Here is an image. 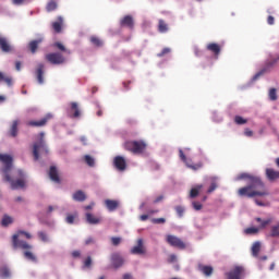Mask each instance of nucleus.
I'll return each mask as SVG.
<instances>
[{
    "label": "nucleus",
    "mask_w": 279,
    "mask_h": 279,
    "mask_svg": "<svg viewBox=\"0 0 279 279\" xmlns=\"http://www.w3.org/2000/svg\"><path fill=\"white\" fill-rule=\"evenodd\" d=\"M236 180H248V184L244 187L238 190V195L240 197H266L269 195L267 192V187H265V183L259 177L242 172L236 177Z\"/></svg>",
    "instance_id": "nucleus-1"
},
{
    "label": "nucleus",
    "mask_w": 279,
    "mask_h": 279,
    "mask_svg": "<svg viewBox=\"0 0 279 279\" xmlns=\"http://www.w3.org/2000/svg\"><path fill=\"white\" fill-rule=\"evenodd\" d=\"M24 235L25 239H32V233L20 230L12 236V247L13 250H24V257L27 260H31L32 263H37L38 258L34 253H32V250L34 246H32L29 243L26 241L20 240L19 236Z\"/></svg>",
    "instance_id": "nucleus-2"
},
{
    "label": "nucleus",
    "mask_w": 279,
    "mask_h": 279,
    "mask_svg": "<svg viewBox=\"0 0 279 279\" xmlns=\"http://www.w3.org/2000/svg\"><path fill=\"white\" fill-rule=\"evenodd\" d=\"M123 147L131 154H143L147 149V144L143 141H128L123 144Z\"/></svg>",
    "instance_id": "nucleus-3"
},
{
    "label": "nucleus",
    "mask_w": 279,
    "mask_h": 279,
    "mask_svg": "<svg viewBox=\"0 0 279 279\" xmlns=\"http://www.w3.org/2000/svg\"><path fill=\"white\" fill-rule=\"evenodd\" d=\"M40 138L37 143L33 146V156L34 160H38L40 158V154H49V148L47 147V144L45 143V133L39 134Z\"/></svg>",
    "instance_id": "nucleus-4"
},
{
    "label": "nucleus",
    "mask_w": 279,
    "mask_h": 279,
    "mask_svg": "<svg viewBox=\"0 0 279 279\" xmlns=\"http://www.w3.org/2000/svg\"><path fill=\"white\" fill-rule=\"evenodd\" d=\"M17 175L21 178V179H17V180H12V177H10V173L9 174H4V182H9L11 184V189L12 191H16L19 189H25V179H23V171H17Z\"/></svg>",
    "instance_id": "nucleus-5"
},
{
    "label": "nucleus",
    "mask_w": 279,
    "mask_h": 279,
    "mask_svg": "<svg viewBox=\"0 0 279 279\" xmlns=\"http://www.w3.org/2000/svg\"><path fill=\"white\" fill-rule=\"evenodd\" d=\"M45 58L50 64H64L66 62V59L60 52H50Z\"/></svg>",
    "instance_id": "nucleus-6"
},
{
    "label": "nucleus",
    "mask_w": 279,
    "mask_h": 279,
    "mask_svg": "<svg viewBox=\"0 0 279 279\" xmlns=\"http://www.w3.org/2000/svg\"><path fill=\"white\" fill-rule=\"evenodd\" d=\"M0 162L4 163V167L2 168V173L4 175H8L12 170V162H13L12 156L7 154H0Z\"/></svg>",
    "instance_id": "nucleus-7"
},
{
    "label": "nucleus",
    "mask_w": 279,
    "mask_h": 279,
    "mask_svg": "<svg viewBox=\"0 0 279 279\" xmlns=\"http://www.w3.org/2000/svg\"><path fill=\"white\" fill-rule=\"evenodd\" d=\"M51 119H53V116L48 113L44 118H41L40 120H31V121H28L27 125L29 128H45V125H47V123H49V121H51Z\"/></svg>",
    "instance_id": "nucleus-8"
},
{
    "label": "nucleus",
    "mask_w": 279,
    "mask_h": 279,
    "mask_svg": "<svg viewBox=\"0 0 279 279\" xmlns=\"http://www.w3.org/2000/svg\"><path fill=\"white\" fill-rule=\"evenodd\" d=\"M166 241L169 245H171V247H177L178 250H186V244L175 235H167Z\"/></svg>",
    "instance_id": "nucleus-9"
},
{
    "label": "nucleus",
    "mask_w": 279,
    "mask_h": 279,
    "mask_svg": "<svg viewBox=\"0 0 279 279\" xmlns=\"http://www.w3.org/2000/svg\"><path fill=\"white\" fill-rule=\"evenodd\" d=\"M179 156L181 160L189 167V169H192L193 171H197L198 169H202L204 165L202 162L193 163L191 159L186 158V155H184V151L182 149L179 150Z\"/></svg>",
    "instance_id": "nucleus-10"
},
{
    "label": "nucleus",
    "mask_w": 279,
    "mask_h": 279,
    "mask_svg": "<svg viewBox=\"0 0 279 279\" xmlns=\"http://www.w3.org/2000/svg\"><path fill=\"white\" fill-rule=\"evenodd\" d=\"M35 75L38 84H45V64L38 63L35 70Z\"/></svg>",
    "instance_id": "nucleus-11"
},
{
    "label": "nucleus",
    "mask_w": 279,
    "mask_h": 279,
    "mask_svg": "<svg viewBox=\"0 0 279 279\" xmlns=\"http://www.w3.org/2000/svg\"><path fill=\"white\" fill-rule=\"evenodd\" d=\"M68 114L69 117H71V119H80V117L82 116V113L80 112V105H77V102H71Z\"/></svg>",
    "instance_id": "nucleus-12"
},
{
    "label": "nucleus",
    "mask_w": 279,
    "mask_h": 279,
    "mask_svg": "<svg viewBox=\"0 0 279 279\" xmlns=\"http://www.w3.org/2000/svg\"><path fill=\"white\" fill-rule=\"evenodd\" d=\"M0 49L3 51V53H12L14 49L12 48V45H10V41H8V38L0 35Z\"/></svg>",
    "instance_id": "nucleus-13"
},
{
    "label": "nucleus",
    "mask_w": 279,
    "mask_h": 279,
    "mask_svg": "<svg viewBox=\"0 0 279 279\" xmlns=\"http://www.w3.org/2000/svg\"><path fill=\"white\" fill-rule=\"evenodd\" d=\"M113 165L118 171H125L128 167V162L125 161V158L121 156H116L113 159Z\"/></svg>",
    "instance_id": "nucleus-14"
},
{
    "label": "nucleus",
    "mask_w": 279,
    "mask_h": 279,
    "mask_svg": "<svg viewBox=\"0 0 279 279\" xmlns=\"http://www.w3.org/2000/svg\"><path fill=\"white\" fill-rule=\"evenodd\" d=\"M123 257L119 253H113L111 255V265H113L114 269H119V267H123Z\"/></svg>",
    "instance_id": "nucleus-15"
},
{
    "label": "nucleus",
    "mask_w": 279,
    "mask_h": 279,
    "mask_svg": "<svg viewBox=\"0 0 279 279\" xmlns=\"http://www.w3.org/2000/svg\"><path fill=\"white\" fill-rule=\"evenodd\" d=\"M48 175L52 182H56V184H60V174L58 172V168L56 166H51L48 172Z\"/></svg>",
    "instance_id": "nucleus-16"
},
{
    "label": "nucleus",
    "mask_w": 279,
    "mask_h": 279,
    "mask_svg": "<svg viewBox=\"0 0 279 279\" xmlns=\"http://www.w3.org/2000/svg\"><path fill=\"white\" fill-rule=\"evenodd\" d=\"M121 27H129V29H134V17L132 15H126L120 21Z\"/></svg>",
    "instance_id": "nucleus-17"
},
{
    "label": "nucleus",
    "mask_w": 279,
    "mask_h": 279,
    "mask_svg": "<svg viewBox=\"0 0 279 279\" xmlns=\"http://www.w3.org/2000/svg\"><path fill=\"white\" fill-rule=\"evenodd\" d=\"M207 51H211L216 58L221 53V46L216 43H210L206 46Z\"/></svg>",
    "instance_id": "nucleus-18"
},
{
    "label": "nucleus",
    "mask_w": 279,
    "mask_h": 279,
    "mask_svg": "<svg viewBox=\"0 0 279 279\" xmlns=\"http://www.w3.org/2000/svg\"><path fill=\"white\" fill-rule=\"evenodd\" d=\"M105 206L109 210V213H114V210H117V208H119V201L106 199Z\"/></svg>",
    "instance_id": "nucleus-19"
},
{
    "label": "nucleus",
    "mask_w": 279,
    "mask_h": 279,
    "mask_svg": "<svg viewBox=\"0 0 279 279\" xmlns=\"http://www.w3.org/2000/svg\"><path fill=\"white\" fill-rule=\"evenodd\" d=\"M266 178L270 182H274L275 180H279V171L268 168L266 169Z\"/></svg>",
    "instance_id": "nucleus-20"
},
{
    "label": "nucleus",
    "mask_w": 279,
    "mask_h": 279,
    "mask_svg": "<svg viewBox=\"0 0 279 279\" xmlns=\"http://www.w3.org/2000/svg\"><path fill=\"white\" fill-rule=\"evenodd\" d=\"M255 221H256V223H259L257 226V228L259 230H265V228H267V226H269V223H271L272 220H271V218L263 219L260 217H257V218H255Z\"/></svg>",
    "instance_id": "nucleus-21"
},
{
    "label": "nucleus",
    "mask_w": 279,
    "mask_h": 279,
    "mask_svg": "<svg viewBox=\"0 0 279 279\" xmlns=\"http://www.w3.org/2000/svg\"><path fill=\"white\" fill-rule=\"evenodd\" d=\"M131 254H145V246H143V239L137 240V245L131 250Z\"/></svg>",
    "instance_id": "nucleus-22"
},
{
    "label": "nucleus",
    "mask_w": 279,
    "mask_h": 279,
    "mask_svg": "<svg viewBox=\"0 0 279 279\" xmlns=\"http://www.w3.org/2000/svg\"><path fill=\"white\" fill-rule=\"evenodd\" d=\"M86 221H87V223H90V226H97L101 221V217H97L90 213H87Z\"/></svg>",
    "instance_id": "nucleus-23"
},
{
    "label": "nucleus",
    "mask_w": 279,
    "mask_h": 279,
    "mask_svg": "<svg viewBox=\"0 0 279 279\" xmlns=\"http://www.w3.org/2000/svg\"><path fill=\"white\" fill-rule=\"evenodd\" d=\"M40 43H43V38H38L28 43V49L31 53H36V51H38V45H40Z\"/></svg>",
    "instance_id": "nucleus-24"
},
{
    "label": "nucleus",
    "mask_w": 279,
    "mask_h": 279,
    "mask_svg": "<svg viewBox=\"0 0 279 279\" xmlns=\"http://www.w3.org/2000/svg\"><path fill=\"white\" fill-rule=\"evenodd\" d=\"M63 23H64V20L62 19V16H59L58 21L52 23V29L56 32V34H60V32H62Z\"/></svg>",
    "instance_id": "nucleus-25"
},
{
    "label": "nucleus",
    "mask_w": 279,
    "mask_h": 279,
    "mask_svg": "<svg viewBox=\"0 0 279 279\" xmlns=\"http://www.w3.org/2000/svg\"><path fill=\"white\" fill-rule=\"evenodd\" d=\"M10 136L16 138L19 136V120H14L9 131Z\"/></svg>",
    "instance_id": "nucleus-26"
},
{
    "label": "nucleus",
    "mask_w": 279,
    "mask_h": 279,
    "mask_svg": "<svg viewBox=\"0 0 279 279\" xmlns=\"http://www.w3.org/2000/svg\"><path fill=\"white\" fill-rule=\"evenodd\" d=\"M72 198L74 202H86V194L82 190H78L73 194Z\"/></svg>",
    "instance_id": "nucleus-27"
},
{
    "label": "nucleus",
    "mask_w": 279,
    "mask_h": 279,
    "mask_svg": "<svg viewBox=\"0 0 279 279\" xmlns=\"http://www.w3.org/2000/svg\"><path fill=\"white\" fill-rule=\"evenodd\" d=\"M202 189H204L203 184H197L194 187H192L190 191L191 199H195V197H197V195H199V191H202Z\"/></svg>",
    "instance_id": "nucleus-28"
},
{
    "label": "nucleus",
    "mask_w": 279,
    "mask_h": 279,
    "mask_svg": "<svg viewBox=\"0 0 279 279\" xmlns=\"http://www.w3.org/2000/svg\"><path fill=\"white\" fill-rule=\"evenodd\" d=\"M198 269L202 271V274H204V276H213L211 266L198 265Z\"/></svg>",
    "instance_id": "nucleus-29"
},
{
    "label": "nucleus",
    "mask_w": 279,
    "mask_h": 279,
    "mask_svg": "<svg viewBox=\"0 0 279 279\" xmlns=\"http://www.w3.org/2000/svg\"><path fill=\"white\" fill-rule=\"evenodd\" d=\"M158 32H160V34H167V32H169V25L165 23V20H159Z\"/></svg>",
    "instance_id": "nucleus-30"
},
{
    "label": "nucleus",
    "mask_w": 279,
    "mask_h": 279,
    "mask_svg": "<svg viewBox=\"0 0 279 279\" xmlns=\"http://www.w3.org/2000/svg\"><path fill=\"white\" fill-rule=\"evenodd\" d=\"M11 223H14V219H12V217L8 215H4L1 220V226H3V228H8V226H10Z\"/></svg>",
    "instance_id": "nucleus-31"
},
{
    "label": "nucleus",
    "mask_w": 279,
    "mask_h": 279,
    "mask_svg": "<svg viewBox=\"0 0 279 279\" xmlns=\"http://www.w3.org/2000/svg\"><path fill=\"white\" fill-rule=\"evenodd\" d=\"M89 40L94 47H104V41L97 36H92Z\"/></svg>",
    "instance_id": "nucleus-32"
},
{
    "label": "nucleus",
    "mask_w": 279,
    "mask_h": 279,
    "mask_svg": "<svg viewBox=\"0 0 279 279\" xmlns=\"http://www.w3.org/2000/svg\"><path fill=\"white\" fill-rule=\"evenodd\" d=\"M46 10L47 12H53V10H58V2L51 0L50 2L47 3Z\"/></svg>",
    "instance_id": "nucleus-33"
},
{
    "label": "nucleus",
    "mask_w": 279,
    "mask_h": 279,
    "mask_svg": "<svg viewBox=\"0 0 279 279\" xmlns=\"http://www.w3.org/2000/svg\"><path fill=\"white\" fill-rule=\"evenodd\" d=\"M259 232H260V229H258V227H251L244 230V234H248V235L258 234Z\"/></svg>",
    "instance_id": "nucleus-34"
},
{
    "label": "nucleus",
    "mask_w": 279,
    "mask_h": 279,
    "mask_svg": "<svg viewBox=\"0 0 279 279\" xmlns=\"http://www.w3.org/2000/svg\"><path fill=\"white\" fill-rule=\"evenodd\" d=\"M0 82H4L7 86H12V77L5 76L2 72H0Z\"/></svg>",
    "instance_id": "nucleus-35"
},
{
    "label": "nucleus",
    "mask_w": 279,
    "mask_h": 279,
    "mask_svg": "<svg viewBox=\"0 0 279 279\" xmlns=\"http://www.w3.org/2000/svg\"><path fill=\"white\" fill-rule=\"evenodd\" d=\"M268 97H269L270 101H277L278 100V92L276 90V88H270L269 89Z\"/></svg>",
    "instance_id": "nucleus-36"
},
{
    "label": "nucleus",
    "mask_w": 279,
    "mask_h": 279,
    "mask_svg": "<svg viewBox=\"0 0 279 279\" xmlns=\"http://www.w3.org/2000/svg\"><path fill=\"white\" fill-rule=\"evenodd\" d=\"M259 252H260V242H255L252 246L253 256H258Z\"/></svg>",
    "instance_id": "nucleus-37"
},
{
    "label": "nucleus",
    "mask_w": 279,
    "mask_h": 279,
    "mask_svg": "<svg viewBox=\"0 0 279 279\" xmlns=\"http://www.w3.org/2000/svg\"><path fill=\"white\" fill-rule=\"evenodd\" d=\"M0 276L2 278H10V268L5 267V266L1 267L0 268Z\"/></svg>",
    "instance_id": "nucleus-38"
},
{
    "label": "nucleus",
    "mask_w": 279,
    "mask_h": 279,
    "mask_svg": "<svg viewBox=\"0 0 279 279\" xmlns=\"http://www.w3.org/2000/svg\"><path fill=\"white\" fill-rule=\"evenodd\" d=\"M84 160L88 167H95V159L90 155H85Z\"/></svg>",
    "instance_id": "nucleus-39"
},
{
    "label": "nucleus",
    "mask_w": 279,
    "mask_h": 279,
    "mask_svg": "<svg viewBox=\"0 0 279 279\" xmlns=\"http://www.w3.org/2000/svg\"><path fill=\"white\" fill-rule=\"evenodd\" d=\"M37 234L40 241H43L44 243H49V236L47 235V233H45V231H39Z\"/></svg>",
    "instance_id": "nucleus-40"
},
{
    "label": "nucleus",
    "mask_w": 279,
    "mask_h": 279,
    "mask_svg": "<svg viewBox=\"0 0 279 279\" xmlns=\"http://www.w3.org/2000/svg\"><path fill=\"white\" fill-rule=\"evenodd\" d=\"M93 265V257L87 256L84 260H83V267H85L86 269H89V267H92Z\"/></svg>",
    "instance_id": "nucleus-41"
},
{
    "label": "nucleus",
    "mask_w": 279,
    "mask_h": 279,
    "mask_svg": "<svg viewBox=\"0 0 279 279\" xmlns=\"http://www.w3.org/2000/svg\"><path fill=\"white\" fill-rule=\"evenodd\" d=\"M234 122L236 123V125H245V123H247V120H245L241 116H235Z\"/></svg>",
    "instance_id": "nucleus-42"
},
{
    "label": "nucleus",
    "mask_w": 279,
    "mask_h": 279,
    "mask_svg": "<svg viewBox=\"0 0 279 279\" xmlns=\"http://www.w3.org/2000/svg\"><path fill=\"white\" fill-rule=\"evenodd\" d=\"M76 217H77V215H71V214H69V215L66 216V218H65L66 223H74Z\"/></svg>",
    "instance_id": "nucleus-43"
},
{
    "label": "nucleus",
    "mask_w": 279,
    "mask_h": 279,
    "mask_svg": "<svg viewBox=\"0 0 279 279\" xmlns=\"http://www.w3.org/2000/svg\"><path fill=\"white\" fill-rule=\"evenodd\" d=\"M53 47H56L57 49H59V51H66V48L64 47V45H62V43L57 41L53 44Z\"/></svg>",
    "instance_id": "nucleus-44"
},
{
    "label": "nucleus",
    "mask_w": 279,
    "mask_h": 279,
    "mask_svg": "<svg viewBox=\"0 0 279 279\" xmlns=\"http://www.w3.org/2000/svg\"><path fill=\"white\" fill-rule=\"evenodd\" d=\"M167 53H171V49L170 48H163L161 50V52H159L157 56H158V58H162V57L167 56Z\"/></svg>",
    "instance_id": "nucleus-45"
},
{
    "label": "nucleus",
    "mask_w": 279,
    "mask_h": 279,
    "mask_svg": "<svg viewBox=\"0 0 279 279\" xmlns=\"http://www.w3.org/2000/svg\"><path fill=\"white\" fill-rule=\"evenodd\" d=\"M167 220L165 218H153L151 219V223H157V225H160V223H166Z\"/></svg>",
    "instance_id": "nucleus-46"
},
{
    "label": "nucleus",
    "mask_w": 279,
    "mask_h": 279,
    "mask_svg": "<svg viewBox=\"0 0 279 279\" xmlns=\"http://www.w3.org/2000/svg\"><path fill=\"white\" fill-rule=\"evenodd\" d=\"M175 213L178 214L179 217H183L184 216V207L177 206L175 207Z\"/></svg>",
    "instance_id": "nucleus-47"
},
{
    "label": "nucleus",
    "mask_w": 279,
    "mask_h": 279,
    "mask_svg": "<svg viewBox=\"0 0 279 279\" xmlns=\"http://www.w3.org/2000/svg\"><path fill=\"white\" fill-rule=\"evenodd\" d=\"M277 62H279V56L272 58V59L267 63V66H268V68L274 66V64H277Z\"/></svg>",
    "instance_id": "nucleus-48"
},
{
    "label": "nucleus",
    "mask_w": 279,
    "mask_h": 279,
    "mask_svg": "<svg viewBox=\"0 0 279 279\" xmlns=\"http://www.w3.org/2000/svg\"><path fill=\"white\" fill-rule=\"evenodd\" d=\"M111 243L117 247V245L121 244V238H117V236L111 238Z\"/></svg>",
    "instance_id": "nucleus-49"
},
{
    "label": "nucleus",
    "mask_w": 279,
    "mask_h": 279,
    "mask_svg": "<svg viewBox=\"0 0 279 279\" xmlns=\"http://www.w3.org/2000/svg\"><path fill=\"white\" fill-rule=\"evenodd\" d=\"M192 206L194 208V210H202L203 205L199 202H193Z\"/></svg>",
    "instance_id": "nucleus-50"
},
{
    "label": "nucleus",
    "mask_w": 279,
    "mask_h": 279,
    "mask_svg": "<svg viewBox=\"0 0 279 279\" xmlns=\"http://www.w3.org/2000/svg\"><path fill=\"white\" fill-rule=\"evenodd\" d=\"M85 245H95V238L89 236L85 240Z\"/></svg>",
    "instance_id": "nucleus-51"
},
{
    "label": "nucleus",
    "mask_w": 279,
    "mask_h": 279,
    "mask_svg": "<svg viewBox=\"0 0 279 279\" xmlns=\"http://www.w3.org/2000/svg\"><path fill=\"white\" fill-rule=\"evenodd\" d=\"M217 190V183L213 182L209 186V189L207 190V193H213Z\"/></svg>",
    "instance_id": "nucleus-52"
},
{
    "label": "nucleus",
    "mask_w": 279,
    "mask_h": 279,
    "mask_svg": "<svg viewBox=\"0 0 279 279\" xmlns=\"http://www.w3.org/2000/svg\"><path fill=\"white\" fill-rule=\"evenodd\" d=\"M175 260H178V256H175V254L169 255L168 263H175Z\"/></svg>",
    "instance_id": "nucleus-53"
},
{
    "label": "nucleus",
    "mask_w": 279,
    "mask_h": 279,
    "mask_svg": "<svg viewBox=\"0 0 279 279\" xmlns=\"http://www.w3.org/2000/svg\"><path fill=\"white\" fill-rule=\"evenodd\" d=\"M267 23L268 25H274V23H276V19L272 15H269L267 17Z\"/></svg>",
    "instance_id": "nucleus-54"
},
{
    "label": "nucleus",
    "mask_w": 279,
    "mask_h": 279,
    "mask_svg": "<svg viewBox=\"0 0 279 279\" xmlns=\"http://www.w3.org/2000/svg\"><path fill=\"white\" fill-rule=\"evenodd\" d=\"M132 84V81H125L123 82L124 90H130V85Z\"/></svg>",
    "instance_id": "nucleus-55"
},
{
    "label": "nucleus",
    "mask_w": 279,
    "mask_h": 279,
    "mask_svg": "<svg viewBox=\"0 0 279 279\" xmlns=\"http://www.w3.org/2000/svg\"><path fill=\"white\" fill-rule=\"evenodd\" d=\"M72 256H73V258H80V257L82 256V252H80V251H73V252H72Z\"/></svg>",
    "instance_id": "nucleus-56"
},
{
    "label": "nucleus",
    "mask_w": 279,
    "mask_h": 279,
    "mask_svg": "<svg viewBox=\"0 0 279 279\" xmlns=\"http://www.w3.org/2000/svg\"><path fill=\"white\" fill-rule=\"evenodd\" d=\"M244 134L245 136H254V132L250 129H245Z\"/></svg>",
    "instance_id": "nucleus-57"
},
{
    "label": "nucleus",
    "mask_w": 279,
    "mask_h": 279,
    "mask_svg": "<svg viewBox=\"0 0 279 279\" xmlns=\"http://www.w3.org/2000/svg\"><path fill=\"white\" fill-rule=\"evenodd\" d=\"M141 221H147L149 219V215L140 216Z\"/></svg>",
    "instance_id": "nucleus-58"
},
{
    "label": "nucleus",
    "mask_w": 279,
    "mask_h": 279,
    "mask_svg": "<svg viewBox=\"0 0 279 279\" xmlns=\"http://www.w3.org/2000/svg\"><path fill=\"white\" fill-rule=\"evenodd\" d=\"M162 199H165V196L160 195V196H158V197L154 201V203H155V204H158V203L162 202Z\"/></svg>",
    "instance_id": "nucleus-59"
},
{
    "label": "nucleus",
    "mask_w": 279,
    "mask_h": 279,
    "mask_svg": "<svg viewBox=\"0 0 279 279\" xmlns=\"http://www.w3.org/2000/svg\"><path fill=\"white\" fill-rule=\"evenodd\" d=\"M15 69L16 71H21V61L15 62Z\"/></svg>",
    "instance_id": "nucleus-60"
},
{
    "label": "nucleus",
    "mask_w": 279,
    "mask_h": 279,
    "mask_svg": "<svg viewBox=\"0 0 279 279\" xmlns=\"http://www.w3.org/2000/svg\"><path fill=\"white\" fill-rule=\"evenodd\" d=\"M25 0H13L14 5H21Z\"/></svg>",
    "instance_id": "nucleus-61"
},
{
    "label": "nucleus",
    "mask_w": 279,
    "mask_h": 279,
    "mask_svg": "<svg viewBox=\"0 0 279 279\" xmlns=\"http://www.w3.org/2000/svg\"><path fill=\"white\" fill-rule=\"evenodd\" d=\"M95 206V204H90V205H87L85 206V210H93V207Z\"/></svg>",
    "instance_id": "nucleus-62"
},
{
    "label": "nucleus",
    "mask_w": 279,
    "mask_h": 279,
    "mask_svg": "<svg viewBox=\"0 0 279 279\" xmlns=\"http://www.w3.org/2000/svg\"><path fill=\"white\" fill-rule=\"evenodd\" d=\"M255 204H256L257 206H265V203H263V202H260V201H258V199H255Z\"/></svg>",
    "instance_id": "nucleus-63"
},
{
    "label": "nucleus",
    "mask_w": 279,
    "mask_h": 279,
    "mask_svg": "<svg viewBox=\"0 0 279 279\" xmlns=\"http://www.w3.org/2000/svg\"><path fill=\"white\" fill-rule=\"evenodd\" d=\"M123 279H132V275H130V274H124V275H123Z\"/></svg>",
    "instance_id": "nucleus-64"
}]
</instances>
